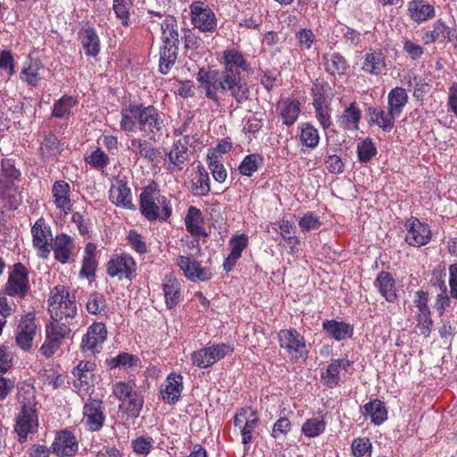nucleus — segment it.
<instances>
[{
    "instance_id": "obj_51",
    "label": "nucleus",
    "mask_w": 457,
    "mask_h": 457,
    "mask_svg": "<svg viewBox=\"0 0 457 457\" xmlns=\"http://www.w3.org/2000/svg\"><path fill=\"white\" fill-rule=\"evenodd\" d=\"M71 332V329L68 321L51 320L50 323L46 326V334L57 339L61 344L63 339L69 337Z\"/></svg>"
},
{
    "instance_id": "obj_38",
    "label": "nucleus",
    "mask_w": 457,
    "mask_h": 457,
    "mask_svg": "<svg viewBox=\"0 0 457 457\" xmlns=\"http://www.w3.org/2000/svg\"><path fill=\"white\" fill-rule=\"evenodd\" d=\"M325 71L330 75H343L349 65L345 58L338 53H328L323 55Z\"/></svg>"
},
{
    "instance_id": "obj_52",
    "label": "nucleus",
    "mask_w": 457,
    "mask_h": 457,
    "mask_svg": "<svg viewBox=\"0 0 457 457\" xmlns=\"http://www.w3.org/2000/svg\"><path fill=\"white\" fill-rule=\"evenodd\" d=\"M385 67L384 55L381 52H372L365 54L362 70L373 75L381 73Z\"/></svg>"
},
{
    "instance_id": "obj_4",
    "label": "nucleus",
    "mask_w": 457,
    "mask_h": 457,
    "mask_svg": "<svg viewBox=\"0 0 457 457\" xmlns=\"http://www.w3.org/2000/svg\"><path fill=\"white\" fill-rule=\"evenodd\" d=\"M18 401L21 408L16 418L15 431L19 436L20 442H24L29 434L37 431L38 427L33 387H29L24 393L20 391Z\"/></svg>"
},
{
    "instance_id": "obj_12",
    "label": "nucleus",
    "mask_w": 457,
    "mask_h": 457,
    "mask_svg": "<svg viewBox=\"0 0 457 457\" xmlns=\"http://www.w3.org/2000/svg\"><path fill=\"white\" fill-rule=\"evenodd\" d=\"M29 289V272L21 262L15 263L9 274L4 292L10 296L22 298Z\"/></svg>"
},
{
    "instance_id": "obj_11",
    "label": "nucleus",
    "mask_w": 457,
    "mask_h": 457,
    "mask_svg": "<svg viewBox=\"0 0 457 457\" xmlns=\"http://www.w3.org/2000/svg\"><path fill=\"white\" fill-rule=\"evenodd\" d=\"M107 274L119 279L131 280L137 276V263L128 253L114 254L107 262Z\"/></svg>"
},
{
    "instance_id": "obj_17",
    "label": "nucleus",
    "mask_w": 457,
    "mask_h": 457,
    "mask_svg": "<svg viewBox=\"0 0 457 457\" xmlns=\"http://www.w3.org/2000/svg\"><path fill=\"white\" fill-rule=\"evenodd\" d=\"M49 448L57 457H73L79 451V442L71 431L62 429L56 432Z\"/></svg>"
},
{
    "instance_id": "obj_64",
    "label": "nucleus",
    "mask_w": 457,
    "mask_h": 457,
    "mask_svg": "<svg viewBox=\"0 0 457 457\" xmlns=\"http://www.w3.org/2000/svg\"><path fill=\"white\" fill-rule=\"evenodd\" d=\"M372 448L371 443L367 437L355 438L352 443V452L354 457H362Z\"/></svg>"
},
{
    "instance_id": "obj_23",
    "label": "nucleus",
    "mask_w": 457,
    "mask_h": 457,
    "mask_svg": "<svg viewBox=\"0 0 457 457\" xmlns=\"http://www.w3.org/2000/svg\"><path fill=\"white\" fill-rule=\"evenodd\" d=\"M352 365L353 361L347 358L332 360L326 371L321 374L323 383L329 388L336 387L339 383L341 371L348 372Z\"/></svg>"
},
{
    "instance_id": "obj_13",
    "label": "nucleus",
    "mask_w": 457,
    "mask_h": 457,
    "mask_svg": "<svg viewBox=\"0 0 457 457\" xmlns=\"http://www.w3.org/2000/svg\"><path fill=\"white\" fill-rule=\"evenodd\" d=\"M259 424L257 413L249 407L239 409L234 416V426L238 428L242 444L249 445L253 440V433Z\"/></svg>"
},
{
    "instance_id": "obj_43",
    "label": "nucleus",
    "mask_w": 457,
    "mask_h": 457,
    "mask_svg": "<svg viewBox=\"0 0 457 457\" xmlns=\"http://www.w3.org/2000/svg\"><path fill=\"white\" fill-rule=\"evenodd\" d=\"M81 44L85 53L88 56L96 57L100 52V39L92 27H87L83 30Z\"/></svg>"
},
{
    "instance_id": "obj_25",
    "label": "nucleus",
    "mask_w": 457,
    "mask_h": 457,
    "mask_svg": "<svg viewBox=\"0 0 457 457\" xmlns=\"http://www.w3.org/2000/svg\"><path fill=\"white\" fill-rule=\"evenodd\" d=\"M188 158V140L187 138H179L176 140L168 154V170L170 171H178L182 170V164Z\"/></svg>"
},
{
    "instance_id": "obj_62",
    "label": "nucleus",
    "mask_w": 457,
    "mask_h": 457,
    "mask_svg": "<svg viewBox=\"0 0 457 457\" xmlns=\"http://www.w3.org/2000/svg\"><path fill=\"white\" fill-rule=\"evenodd\" d=\"M452 296L447 295L446 286L443 283L442 292L436 295L434 307L436 310L438 315L442 316L452 306Z\"/></svg>"
},
{
    "instance_id": "obj_21",
    "label": "nucleus",
    "mask_w": 457,
    "mask_h": 457,
    "mask_svg": "<svg viewBox=\"0 0 457 457\" xmlns=\"http://www.w3.org/2000/svg\"><path fill=\"white\" fill-rule=\"evenodd\" d=\"M109 198L117 207L128 210L136 209L132 202L131 190L125 179L117 178L114 179L109 190Z\"/></svg>"
},
{
    "instance_id": "obj_53",
    "label": "nucleus",
    "mask_w": 457,
    "mask_h": 457,
    "mask_svg": "<svg viewBox=\"0 0 457 457\" xmlns=\"http://www.w3.org/2000/svg\"><path fill=\"white\" fill-rule=\"evenodd\" d=\"M198 176L192 182V193L195 196H205L211 190L209 175L204 168H199Z\"/></svg>"
},
{
    "instance_id": "obj_20",
    "label": "nucleus",
    "mask_w": 457,
    "mask_h": 457,
    "mask_svg": "<svg viewBox=\"0 0 457 457\" xmlns=\"http://www.w3.org/2000/svg\"><path fill=\"white\" fill-rule=\"evenodd\" d=\"M37 328V326L32 313H28L21 318L15 335L16 344L21 349L28 351L31 348Z\"/></svg>"
},
{
    "instance_id": "obj_55",
    "label": "nucleus",
    "mask_w": 457,
    "mask_h": 457,
    "mask_svg": "<svg viewBox=\"0 0 457 457\" xmlns=\"http://www.w3.org/2000/svg\"><path fill=\"white\" fill-rule=\"evenodd\" d=\"M377 147L370 137L357 145L358 160L362 163L369 162L377 154Z\"/></svg>"
},
{
    "instance_id": "obj_15",
    "label": "nucleus",
    "mask_w": 457,
    "mask_h": 457,
    "mask_svg": "<svg viewBox=\"0 0 457 457\" xmlns=\"http://www.w3.org/2000/svg\"><path fill=\"white\" fill-rule=\"evenodd\" d=\"M405 241L409 245L420 247L427 245L431 239L429 226L419 219L411 217L405 223Z\"/></svg>"
},
{
    "instance_id": "obj_41",
    "label": "nucleus",
    "mask_w": 457,
    "mask_h": 457,
    "mask_svg": "<svg viewBox=\"0 0 457 457\" xmlns=\"http://www.w3.org/2000/svg\"><path fill=\"white\" fill-rule=\"evenodd\" d=\"M78 104L76 97L64 95L54 102L52 108V116L60 120H67L72 113V109Z\"/></svg>"
},
{
    "instance_id": "obj_37",
    "label": "nucleus",
    "mask_w": 457,
    "mask_h": 457,
    "mask_svg": "<svg viewBox=\"0 0 457 457\" xmlns=\"http://www.w3.org/2000/svg\"><path fill=\"white\" fill-rule=\"evenodd\" d=\"M42 64L37 60H29L23 64L20 73L21 80L30 87H37L41 81Z\"/></svg>"
},
{
    "instance_id": "obj_34",
    "label": "nucleus",
    "mask_w": 457,
    "mask_h": 457,
    "mask_svg": "<svg viewBox=\"0 0 457 457\" xmlns=\"http://www.w3.org/2000/svg\"><path fill=\"white\" fill-rule=\"evenodd\" d=\"M185 226L187 230L194 237H207V233L204 228V218L202 212L195 206H190L187 209L185 217Z\"/></svg>"
},
{
    "instance_id": "obj_50",
    "label": "nucleus",
    "mask_w": 457,
    "mask_h": 457,
    "mask_svg": "<svg viewBox=\"0 0 457 457\" xmlns=\"http://www.w3.org/2000/svg\"><path fill=\"white\" fill-rule=\"evenodd\" d=\"M0 187L11 184H17L21 179V172L13 162L9 160H3L1 164Z\"/></svg>"
},
{
    "instance_id": "obj_56",
    "label": "nucleus",
    "mask_w": 457,
    "mask_h": 457,
    "mask_svg": "<svg viewBox=\"0 0 457 457\" xmlns=\"http://www.w3.org/2000/svg\"><path fill=\"white\" fill-rule=\"evenodd\" d=\"M86 308L90 314H102L106 312V300L102 294L92 293L87 297Z\"/></svg>"
},
{
    "instance_id": "obj_48",
    "label": "nucleus",
    "mask_w": 457,
    "mask_h": 457,
    "mask_svg": "<svg viewBox=\"0 0 457 457\" xmlns=\"http://www.w3.org/2000/svg\"><path fill=\"white\" fill-rule=\"evenodd\" d=\"M264 159L259 154H250L244 157L238 166L242 176L252 177L262 165Z\"/></svg>"
},
{
    "instance_id": "obj_19",
    "label": "nucleus",
    "mask_w": 457,
    "mask_h": 457,
    "mask_svg": "<svg viewBox=\"0 0 457 457\" xmlns=\"http://www.w3.org/2000/svg\"><path fill=\"white\" fill-rule=\"evenodd\" d=\"M107 338V329L104 323L95 322L88 327L81 341V349L84 353H94L98 352Z\"/></svg>"
},
{
    "instance_id": "obj_42",
    "label": "nucleus",
    "mask_w": 457,
    "mask_h": 457,
    "mask_svg": "<svg viewBox=\"0 0 457 457\" xmlns=\"http://www.w3.org/2000/svg\"><path fill=\"white\" fill-rule=\"evenodd\" d=\"M408 102V95L403 87H396L393 88L387 96V108L391 110L397 117L401 115L404 106Z\"/></svg>"
},
{
    "instance_id": "obj_39",
    "label": "nucleus",
    "mask_w": 457,
    "mask_h": 457,
    "mask_svg": "<svg viewBox=\"0 0 457 457\" xmlns=\"http://www.w3.org/2000/svg\"><path fill=\"white\" fill-rule=\"evenodd\" d=\"M362 410V413L369 416L374 425L379 426L387 420V410L385 403L378 399L365 403Z\"/></svg>"
},
{
    "instance_id": "obj_16",
    "label": "nucleus",
    "mask_w": 457,
    "mask_h": 457,
    "mask_svg": "<svg viewBox=\"0 0 457 457\" xmlns=\"http://www.w3.org/2000/svg\"><path fill=\"white\" fill-rule=\"evenodd\" d=\"M176 264L183 272L184 276L190 281H207L212 278V271L195 258L186 255H179Z\"/></svg>"
},
{
    "instance_id": "obj_45",
    "label": "nucleus",
    "mask_w": 457,
    "mask_h": 457,
    "mask_svg": "<svg viewBox=\"0 0 457 457\" xmlns=\"http://www.w3.org/2000/svg\"><path fill=\"white\" fill-rule=\"evenodd\" d=\"M162 38L164 45L177 46L179 42V32L177 21L171 15H166L161 22Z\"/></svg>"
},
{
    "instance_id": "obj_44",
    "label": "nucleus",
    "mask_w": 457,
    "mask_h": 457,
    "mask_svg": "<svg viewBox=\"0 0 457 457\" xmlns=\"http://www.w3.org/2000/svg\"><path fill=\"white\" fill-rule=\"evenodd\" d=\"M0 198L10 210H16L22 203V195L17 184L1 186Z\"/></svg>"
},
{
    "instance_id": "obj_63",
    "label": "nucleus",
    "mask_w": 457,
    "mask_h": 457,
    "mask_svg": "<svg viewBox=\"0 0 457 457\" xmlns=\"http://www.w3.org/2000/svg\"><path fill=\"white\" fill-rule=\"evenodd\" d=\"M298 224L303 232L315 230L320 227V218L312 212L304 213Z\"/></svg>"
},
{
    "instance_id": "obj_61",
    "label": "nucleus",
    "mask_w": 457,
    "mask_h": 457,
    "mask_svg": "<svg viewBox=\"0 0 457 457\" xmlns=\"http://www.w3.org/2000/svg\"><path fill=\"white\" fill-rule=\"evenodd\" d=\"M154 439L148 436H141L131 442L133 451L140 455H147L154 447Z\"/></svg>"
},
{
    "instance_id": "obj_1",
    "label": "nucleus",
    "mask_w": 457,
    "mask_h": 457,
    "mask_svg": "<svg viewBox=\"0 0 457 457\" xmlns=\"http://www.w3.org/2000/svg\"><path fill=\"white\" fill-rule=\"evenodd\" d=\"M222 70L200 68L196 80L204 90L205 96L219 104L220 94L232 97L237 105L249 99L250 89L244 73L251 71V65L244 54L228 48L221 53L219 59Z\"/></svg>"
},
{
    "instance_id": "obj_32",
    "label": "nucleus",
    "mask_w": 457,
    "mask_h": 457,
    "mask_svg": "<svg viewBox=\"0 0 457 457\" xmlns=\"http://www.w3.org/2000/svg\"><path fill=\"white\" fill-rule=\"evenodd\" d=\"M374 286L387 302L395 303L396 301L395 280L389 272H379L374 281Z\"/></svg>"
},
{
    "instance_id": "obj_9",
    "label": "nucleus",
    "mask_w": 457,
    "mask_h": 457,
    "mask_svg": "<svg viewBox=\"0 0 457 457\" xmlns=\"http://www.w3.org/2000/svg\"><path fill=\"white\" fill-rule=\"evenodd\" d=\"M279 345L293 361L304 358L307 355L306 344L303 336L297 330L282 329L278 335Z\"/></svg>"
},
{
    "instance_id": "obj_59",
    "label": "nucleus",
    "mask_w": 457,
    "mask_h": 457,
    "mask_svg": "<svg viewBox=\"0 0 457 457\" xmlns=\"http://www.w3.org/2000/svg\"><path fill=\"white\" fill-rule=\"evenodd\" d=\"M139 361L138 357L129 353H121L115 357L111 358L107 361L108 366L111 369L118 368V367H127L131 368L137 366Z\"/></svg>"
},
{
    "instance_id": "obj_31",
    "label": "nucleus",
    "mask_w": 457,
    "mask_h": 457,
    "mask_svg": "<svg viewBox=\"0 0 457 457\" xmlns=\"http://www.w3.org/2000/svg\"><path fill=\"white\" fill-rule=\"evenodd\" d=\"M322 328L329 337L337 341L351 338L353 335V327L345 321L327 320L322 322Z\"/></svg>"
},
{
    "instance_id": "obj_3",
    "label": "nucleus",
    "mask_w": 457,
    "mask_h": 457,
    "mask_svg": "<svg viewBox=\"0 0 457 457\" xmlns=\"http://www.w3.org/2000/svg\"><path fill=\"white\" fill-rule=\"evenodd\" d=\"M139 198V210L147 220L165 221L170 217L172 213L170 201L160 193L154 183L145 187Z\"/></svg>"
},
{
    "instance_id": "obj_57",
    "label": "nucleus",
    "mask_w": 457,
    "mask_h": 457,
    "mask_svg": "<svg viewBox=\"0 0 457 457\" xmlns=\"http://www.w3.org/2000/svg\"><path fill=\"white\" fill-rule=\"evenodd\" d=\"M85 161L92 168L103 170L109 164V156L99 147L93 150L85 157Z\"/></svg>"
},
{
    "instance_id": "obj_47",
    "label": "nucleus",
    "mask_w": 457,
    "mask_h": 457,
    "mask_svg": "<svg viewBox=\"0 0 457 457\" xmlns=\"http://www.w3.org/2000/svg\"><path fill=\"white\" fill-rule=\"evenodd\" d=\"M178 56V46L163 45L160 50L159 70L162 74H167L175 64Z\"/></svg>"
},
{
    "instance_id": "obj_8",
    "label": "nucleus",
    "mask_w": 457,
    "mask_h": 457,
    "mask_svg": "<svg viewBox=\"0 0 457 457\" xmlns=\"http://www.w3.org/2000/svg\"><path fill=\"white\" fill-rule=\"evenodd\" d=\"M191 23L203 33L212 34L217 29L218 20L212 9L204 2L194 1L189 5Z\"/></svg>"
},
{
    "instance_id": "obj_18",
    "label": "nucleus",
    "mask_w": 457,
    "mask_h": 457,
    "mask_svg": "<svg viewBox=\"0 0 457 457\" xmlns=\"http://www.w3.org/2000/svg\"><path fill=\"white\" fill-rule=\"evenodd\" d=\"M184 378L180 373L170 372L160 388V396L167 404H175L179 399L183 391Z\"/></svg>"
},
{
    "instance_id": "obj_24",
    "label": "nucleus",
    "mask_w": 457,
    "mask_h": 457,
    "mask_svg": "<svg viewBox=\"0 0 457 457\" xmlns=\"http://www.w3.org/2000/svg\"><path fill=\"white\" fill-rule=\"evenodd\" d=\"M249 244L248 237L245 234L234 235L228 241L230 253L223 262V268L227 271L232 270L238 260L242 257V253L246 249Z\"/></svg>"
},
{
    "instance_id": "obj_14",
    "label": "nucleus",
    "mask_w": 457,
    "mask_h": 457,
    "mask_svg": "<svg viewBox=\"0 0 457 457\" xmlns=\"http://www.w3.org/2000/svg\"><path fill=\"white\" fill-rule=\"evenodd\" d=\"M53 204L60 218H65L72 209L71 187L68 182L56 180L51 189Z\"/></svg>"
},
{
    "instance_id": "obj_28",
    "label": "nucleus",
    "mask_w": 457,
    "mask_h": 457,
    "mask_svg": "<svg viewBox=\"0 0 457 457\" xmlns=\"http://www.w3.org/2000/svg\"><path fill=\"white\" fill-rule=\"evenodd\" d=\"M73 248L74 242L72 237L64 233L57 235L51 244V250L54 251V259L62 264L70 261Z\"/></svg>"
},
{
    "instance_id": "obj_5",
    "label": "nucleus",
    "mask_w": 457,
    "mask_h": 457,
    "mask_svg": "<svg viewBox=\"0 0 457 457\" xmlns=\"http://www.w3.org/2000/svg\"><path fill=\"white\" fill-rule=\"evenodd\" d=\"M48 311L51 320L63 321L73 319L77 315L78 308L74 295L62 285L54 287L48 298Z\"/></svg>"
},
{
    "instance_id": "obj_35",
    "label": "nucleus",
    "mask_w": 457,
    "mask_h": 457,
    "mask_svg": "<svg viewBox=\"0 0 457 457\" xmlns=\"http://www.w3.org/2000/svg\"><path fill=\"white\" fill-rule=\"evenodd\" d=\"M128 148L133 153L137 159L145 158L149 162H154L158 151L145 139L132 137L129 140Z\"/></svg>"
},
{
    "instance_id": "obj_60",
    "label": "nucleus",
    "mask_w": 457,
    "mask_h": 457,
    "mask_svg": "<svg viewBox=\"0 0 457 457\" xmlns=\"http://www.w3.org/2000/svg\"><path fill=\"white\" fill-rule=\"evenodd\" d=\"M295 38L302 49L309 50L315 46L317 38L310 29H301L295 33Z\"/></svg>"
},
{
    "instance_id": "obj_7",
    "label": "nucleus",
    "mask_w": 457,
    "mask_h": 457,
    "mask_svg": "<svg viewBox=\"0 0 457 457\" xmlns=\"http://www.w3.org/2000/svg\"><path fill=\"white\" fill-rule=\"evenodd\" d=\"M233 351L234 346L230 343H209L191 353V361L199 369H207L231 354Z\"/></svg>"
},
{
    "instance_id": "obj_26",
    "label": "nucleus",
    "mask_w": 457,
    "mask_h": 457,
    "mask_svg": "<svg viewBox=\"0 0 457 457\" xmlns=\"http://www.w3.org/2000/svg\"><path fill=\"white\" fill-rule=\"evenodd\" d=\"M361 119V109L356 102H352L344 109L342 113L337 116V123L340 129L353 132L359 129Z\"/></svg>"
},
{
    "instance_id": "obj_2",
    "label": "nucleus",
    "mask_w": 457,
    "mask_h": 457,
    "mask_svg": "<svg viewBox=\"0 0 457 457\" xmlns=\"http://www.w3.org/2000/svg\"><path fill=\"white\" fill-rule=\"evenodd\" d=\"M120 116V129L126 133L140 130L155 142L165 132L162 115L153 105L129 104L121 109Z\"/></svg>"
},
{
    "instance_id": "obj_33",
    "label": "nucleus",
    "mask_w": 457,
    "mask_h": 457,
    "mask_svg": "<svg viewBox=\"0 0 457 457\" xmlns=\"http://www.w3.org/2000/svg\"><path fill=\"white\" fill-rule=\"evenodd\" d=\"M455 38V29L447 26L441 20L436 21L433 25V29L426 31L422 36L425 44H431L437 40L453 41Z\"/></svg>"
},
{
    "instance_id": "obj_40",
    "label": "nucleus",
    "mask_w": 457,
    "mask_h": 457,
    "mask_svg": "<svg viewBox=\"0 0 457 457\" xmlns=\"http://www.w3.org/2000/svg\"><path fill=\"white\" fill-rule=\"evenodd\" d=\"M408 12L410 17L416 22H422L435 15L434 6L422 0H414L409 3Z\"/></svg>"
},
{
    "instance_id": "obj_22",
    "label": "nucleus",
    "mask_w": 457,
    "mask_h": 457,
    "mask_svg": "<svg viewBox=\"0 0 457 457\" xmlns=\"http://www.w3.org/2000/svg\"><path fill=\"white\" fill-rule=\"evenodd\" d=\"M102 401L89 399L83 407V420L90 431H99L104 423L105 416Z\"/></svg>"
},
{
    "instance_id": "obj_6",
    "label": "nucleus",
    "mask_w": 457,
    "mask_h": 457,
    "mask_svg": "<svg viewBox=\"0 0 457 457\" xmlns=\"http://www.w3.org/2000/svg\"><path fill=\"white\" fill-rule=\"evenodd\" d=\"M113 395L120 402V408L132 417H138L143 404L144 398L134 381H120L113 385Z\"/></svg>"
},
{
    "instance_id": "obj_54",
    "label": "nucleus",
    "mask_w": 457,
    "mask_h": 457,
    "mask_svg": "<svg viewBox=\"0 0 457 457\" xmlns=\"http://www.w3.org/2000/svg\"><path fill=\"white\" fill-rule=\"evenodd\" d=\"M134 0H113L112 9L116 17L125 27L129 26L130 10Z\"/></svg>"
},
{
    "instance_id": "obj_27",
    "label": "nucleus",
    "mask_w": 457,
    "mask_h": 457,
    "mask_svg": "<svg viewBox=\"0 0 457 457\" xmlns=\"http://www.w3.org/2000/svg\"><path fill=\"white\" fill-rule=\"evenodd\" d=\"M162 291L168 309L176 307L181 295V283L172 273L165 275L162 279Z\"/></svg>"
},
{
    "instance_id": "obj_46",
    "label": "nucleus",
    "mask_w": 457,
    "mask_h": 457,
    "mask_svg": "<svg viewBox=\"0 0 457 457\" xmlns=\"http://www.w3.org/2000/svg\"><path fill=\"white\" fill-rule=\"evenodd\" d=\"M299 140L301 144L308 148L314 149L320 142V133L311 123L304 122L299 126Z\"/></svg>"
},
{
    "instance_id": "obj_58",
    "label": "nucleus",
    "mask_w": 457,
    "mask_h": 457,
    "mask_svg": "<svg viewBox=\"0 0 457 457\" xmlns=\"http://www.w3.org/2000/svg\"><path fill=\"white\" fill-rule=\"evenodd\" d=\"M208 166L215 181L223 183L227 179L228 173L224 165L217 160L214 153L208 154Z\"/></svg>"
},
{
    "instance_id": "obj_49",
    "label": "nucleus",
    "mask_w": 457,
    "mask_h": 457,
    "mask_svg": "<svg viewBox=\"0 0 457 457\" xmlns=\"http://www.w3.org/2000/svg\"><path fill=\"white\" fill-rule=\"evenodd\" d=\"M327 423L321 417H312L307 419L302 425L301 432L308 438H314L326 430Z\"/></svg>"
},
{
    "instance_id": "obj_29",
    "label": "nucleus",
    "mask_w": 457,
    "mask_h": 457,
    "mask_svg": "<svg viewBox=\"0 0 457 457\" xmlns=\"http://www.w3.org/2000/svg\"><path fill=\"white\" fill-rule=\"evenodd\" d=\"M367 112L370 116V123L378 126L385 132H390L395 128V119L398 118L388 108L385 111L379 107L370 106Z\"/></svg>"
},
{
    "instance_id": "obj_36",
    "label": "nucleus",
    "mask_w": 457,
    "mask_h": 457,
    "mask_svg": "<svg viewBox=\"0 0 457 457\" xmlns=\"http://www.w3.org/2000/svg\"><path fill=\"white\" fill-rule=\"evenodd\" d=\"M278 111L281 116L283 124L290 127L296 121L299 116L300 103L296 99H282L278 104Z\"/></svg>"
},
{
    "instance_id": "obj_30",
    "label": "nucleus",
    "mask_w": 457,
    "mask_h": 457,
    "mask_svg": "<svg viewBox=\"0 0 457 457\" xmlns=\"http://www.w3.org/2000/svg\"><path fill=\"white\" fill-rule=\"evenodd\" d=\"M94 363L90 361H80L73 370L72 374L76 380L74 381V387L78 389L79 395L87 394L89 384L92 380V370Z\"/></svg>"
},
{
    "instance_id": "obj_10",
    "label": "nucleus",
    "mask_w": 457,
    "mask_h": 457,
    "mask_svg": "<svg viewBox=\"0 0 457 457\" xmlns=\"http://www.w3.org/2000/svg\"><path fill=\"white\" fill-rule=\"evenodd\" d=\"M31 236L32 245L37 255L42 259H47L54 240L51 227L44 219H38L31 227Z\"/></svg>"
}]
</instances>
